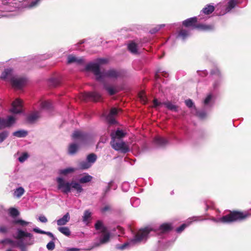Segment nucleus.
<instances>
[{
  "label": "nucleus",
  "mask_w": 251,
  "mask_h": 251,
  "mask_svg": "<svg viewBox=\"0 0 251 251\" xmlns=\"http://www.w3.org/2000/svg\"><path fill=\"white\" fill-rule=\"evenodd\" d=\"M251 216V213L247 211L237 210L230 211L229 214L221 217L219 221L223 223H231L242 221Z\"/></svg>",
  "instance_id": "nucleus-1"
},
{
  "label": "nucleus",
  "mask_w": 251,
  "mask_h": 251,
  "mask_svg": "<svg viewBox=\"0 0 251 251\" xmlns=\"http://www.w3.org/2000/svg\"><path fill=\"white\" fill-rule=\"evenodd\" d=\"M198 18L196 17L188 18L182 22V25L186 27H192V29H197Z\"/></svg>",
  "instance_id": "nucleus-13"
},
{
  "label": "nucleus",
  "mask_w": 251,
  "mask_h": 251,
  "mask_svg": "<svg viewBox=\"0 0 251 251\" xmlns=\"http://www.w3.org/2000/svg\"><path fill=\"white\" fill-rule=\"evenodd\" d=\"M59 232L66 236H69L71 235V231L69 227L67 226H60L57 228Z\"/></svg>",
  "instance_id": "nucleus-24"
},
{
  "label": "nucleus",
  "mask_w": 251,
  "mask_h": 251,
  "mask_svg": "<svg viewBox=\"0 0 251 251\" xmlns=\"http://www.w3.org/2000/svg\"><path fill=\"white\" fill-rule=\"evenodd\" d=\"M164 105H165L168 109L177 112L178 110V106L172 103L170 101H167L163 102Z\"/></svg>",
  "instance_id": "nucleus-23"
},
{
  "label": "nucleus",
  "mask_w": 251,
  "mask_h": 251,
  "mask_svg": "<svg viewBox=\"0 0 251 251\" xmlns=\"http://www.w3.org/2000/svg\"><path fill=\"white\" fill-rule=\"evenodd\" d=\"M75 62L78 64H81L84 63V60L82 58H78L76 57V61Z\"/></svg>",
  "instance_id": "nucleus-63"
},
{
  "label": "nucleus",
  "mask_w": 251,
  "mask_h": 251,
  "mask_svg": "<svg viewBox=\"0 0 251 251\" xmlns=\"http://www.w3.org/2000/svg\"><path fill=\"white\" fill-rule=\"evenodd\" d=\"M27 135V132L24 130H20L15 131L13 133V135L18 137L22 138L25 137Z\"/></svg>",
  "instance_id": "nucleus-26"
},
{
  "label": "nucleus",
  "mask_w": 251,
  "mask_h": 251,
  "mask_svg": "<svg viewBox=\"0 0 251 251\" xmlns=\"http://www.w3.org/2000/svg\"><path fill=\"white\" fill-rule=\"evenodd\" d=\"M152 230V228L148 226L140 228L136 233L134 237L130 240V243L134 244L146 241L148 238L149 233Z\"/></svg>",
  "instance_id": "nucleus-3"
},
{
  "label": "nucleus",
  "mask_w": 251,
  "mask_h": 251,
  "mask_svg": "<svg viewBox=\"0 0 251 251\" xmlns=\"http://www.w3.org/2000/svg\"><path fill=\"white\" fill-rule=\"evenodd\" d=\"M189 35L188 32L184 29H181L178 32V37L184 40Z\"/></svg>",
  "instance_id": "nucleus-35"
},
{
  "label": "nucleus",
  "mask_w": 251,
  "mask_h": 251,
  "mask_svg": "<svg viewBox=\"0 0 251 251\" xmlns=\"http://www.w3.org/2000/svg\"><path fill=\"white\" fill-rule=\"evenodd\" d=\"M41 0H35L34 1H32L29 5L28 7L29 8H32L33 7L36 6L38 3L40 2Z\"/></svg>",
  "instance_id": "nucleus-54"
},
{
  "label": "nucleus",
  "mask_w": 251,
  "mask_h": 251,
  "mask_svg": "<svg viewBox=\"0 0 251 251\" xmlns=\"http://www.w3.org/2000/svg\"><path fill=\"white\" fill-rule=\"evenodd\" d=\"M15 76L13 74V70L11 68H7L2 73L0 78L4 80L8 79L10 81L12 77H14Z\"/></svg>",
  "instance_id": "nucleus-14"
},
{
  "label": "nucleus",
  "mask_w": 251,
  "mask_h": 251,
  "mask_svg": "<svg viewBox=\"0 0 251 251\" xmlns=\"http://www.w3.org/2000/svg\"><path fill=\"white\" fill-rule=\"evenodd\" d=\"M57 183V189L61 190L64 194H68L71 191L72 182L66 181L62 177H57L56 179Z\"/></svg>",
  "instance_id": "nucleus-6"
},
{
  "label": "nucleus",
  "mask_w": 251,
  "mask_h": 251,
  "mask_svg": "<svg viewBox=\"0 0 251 251\" xmlns=\"http://www.w3.org/2000/svg\"><path fill=\"white\" fill-rule=\"evenodd\" d=\"M25 193L24 189L20 187L16 189L14 192V195L18 198L21 197Z\"/></svg>",
  "instance_id": "nucleus-37"
},
{
  "label": "nucleus",
  "mask_w": 251,
  "mask_h": 251,
  "mask_svg": "<svg viewBox=\"0 0 251 251\" xmlns=\"http://www.w3.org/2000/svg\"><path fill=\"white\" fill-rule=\"evenodd\" d=\"M9 213L10 216L15 218L20 215L19 211L15 208L11 207L9 209Z\"/></svg>",
  "instance_id": "nucleus-32"
},
{
  "label": "nucleus",
  "mask_w": 251,
  "mask_h": 251,
  "mask_svg": "<svg viewBox=\"0 0 251 251\" xmlns=\"http://www.w3.org/2000/svg\"><path fill=\"white\" fill-rule=\"evenodd\" d=\"M237 4L236 0H230L228 2V5L226 8L227 12L230 11L232 8H234Z\"/></svg>",
  "instance_id": "nucleus-33"
},
{
  "label": "nucleus",
  "mask_w": 251,
  "mask_h": 251,
  "mask_svg": "<svg viewBox=\"0 0 251 251\" xmlns=\"http://www.w3.org/2000/svg\"><path fill=\"white\" fill-rule=\"evenodd\" d=\"M153 141L156 146L160 147H164L169 143L166 138L161 136L155 137Z\"/></svg>",
  "instance_id": "nucleus-15"
},
{
  "label": "nucleus",
  "mask_w": 251,
  "mask_h": 251,
  "mask_svg": "<svg viewBox=\"0 0 251 251\" xmlns=\"http://www.w3.org/2000/svg\"><path fill=\"white\" fill-rule=\"evenodd\" d=\"M16 246L19 247L21 251H27L26 248L22 241H20L16 243Z\"/></svg>",
  "instance_id": "nucleus-44"
},
{
  "label": "nucleus",
  "mask_w": 251,
  "mask_h": 251,
  "mask_svg": "<svg viewBox=\"0 0 251 251\" xmlns=\"http://www.w3.org/2000/svg\"><path fill=\"white\" fill-rule=\"evenodd\" d=\"M39 220L42 223H47L48 222V219L45 216H39Z\"/></svg>",
  "instance_id": "nucleus-59"
},
{
  "label": "nucleus",
  "mask_w": 251,
  "mask_h": 251,
  "mask_svg": "<svg viewBox=\"0 0 251 251\" xmlns=\"http://www.w3.org/2000/svg\"><path fill=\"white\" fill-rule=\"evenodd\" d=\"M126 72L122 70L110 69L108 70H103L102 71V81L105 78L113 79L123 78L126 76Z\"/></svg>",
  "instance_id": "nucleus-4"
},
{
  "label": "nucleus",
  "mask_w": 251,
  "mask_h": 251,
  "mask_svg": "<svg viewBox=\"0 0 251 251\" xmlns=\"http://www.w3.org/2000/svg\"><path fill=\"white\" fill-rule=\"evenodd\" d=\"M126 134L121 130H117L115 133H111V140L115 139L116 138L121 139L125 136Z\"/></svg>",
  "instance_id": "nucleus-21"
},
{
  "label": "nucleus",
  "mask_w": 251,
  "mask_h": 251,
  "mask_svg": "<svg viewBox=\"0 0 251 251\" xmlns=\"http://www.w3.org/2000/svg\"><path fill=\"white\" fill-rule=\"evenodd\" d=\"M110 145L115 150L120 151L123 153H126L129 151L128 146L123 141L117 142L115 139L111 140Z\"/></svg>",
  "instance_id": "nucleus-7"
},
{
  "label": "nucleus",
  "mask_w": 251,
  "mask_h": 251,
  "mask_svg": "<svg viewBox=\"0 0 251 251\" xmlns=\"http://www.w3.org/2000/svg\"><path fill=\"white\" fill-rule=\"evenodd\" d=\"M10 82L13 87L21 89L25 85L26 80L24 77L15 76L14 77H12Z\"/></svg>",
  "instance_id": "nucleus-9"
},
{
  "label": "nucleus",
  "mask_w": 251,
  "mask_h": 251,
  "mask_svg": "<svg viewBox=\"0 0 251 251\" xmlns=\"http://www.w3.org/2000/svg\"><path fill=\"white\" fill-rule=\"evenodd\" d=\"M101 95L96 92H85L80 95V99L82 100H92L94 101H98L101 99Z\"/></svg>",
  "instance_id": "nucleus-8"
},
{
  "label": "nucleus",
  "mask_w": 251,
  "mask_h": 251,
  "mask_svg": "<svg viewBox=\"0 0 251 251\" xmlns=\"http://www.w3.org/2000/svg\"><path fill=\"white\" fill-rule=\"evenodd\" d=\"M111 207L110 205H106L104 206L103 208L101 209V211L102 213H105L107 211H109L111 210Z\"/></svg>",
  "instance_id": "nucleus-56"
},
{
  "label": "nucleus",
  "mask_w": 251,
  "mask_h": 251,
  "mask_svg": "<svg viewBox=\"0 0 251 251\" xmlns=\"http://www.w3.org/2000/svg\"><path fill=\"white\" fill-rule=\"evenodd\" d=\"M103 88L110 96L114 95L120 91V90L117 87L109 86L105 82L103 83Z\"/></svg>",
  "instance_id": "nucleus-16"
},
{
  "label": "nucleus",
  "mask_w": 251,
  "mask_h": 251,
  "mask_svg": "<svg viewBox=\"0 0 251 251\" xmlns=\"http://www.w3.org/2000/svg\"><path fill=\"white\" fill-rule=\"evenodd\" d=\"M87 71H91L95 75L96 79L102 81V71H100V65L98 63H90L85 67Z\"/></svg>",
  "instance_id": "nucleus-5"
},
{
  "label": "nucleus",
  "mask_w": 251,
  "mask_h": 251,
  "mask_svg": "<svg viewBox=\"0 0 251 251\" xmlns=\"http://www.w3.org/2000/svg\"><path fill=\"white\" fill-rule=\"evenodd\" d=\"M173 226L170 223H163L159 226V230L162 233H167L172 230Z\"/></svg>",
  "instance_id": "nucleus-19"
},
{
  "label": "nucleus",
  "mask_w": 251,
  "mask_h": 251,
  "mask_svg": "<svg viewBox=\"0 0 251 251\" xmlns=\"http://www.w3.org/2000/svg\"><path fill=\"white\" fill-rule=\"evenodd\" d=\"M95 228L96 230L100 229L101 235L100 238V243L95 244L96 247H98L102 244L108 243L110 240V234L108 231L107 228L105 226L101 221L98 220L95 224Z\"/></svg>",
  "instance_id": "nucleus-2"
},
{
  "label": "nucleus",
  "mask_w": 251,
  "mask_h": 251,
  "mask_svg": "<svg viewBox=\"0 0 251 251\" xmlns=\"http://www.w3.org/2000/svg\"><path fill=\"white\" fill-rule=\"evenodd\" d=\"M138 95L142 102H143L144 103H145L147 100V98L145 95L144 92H141L139 93Z\"/></svg>",
  "instance_id": "nucleus-49"
},
{
  "label": "nucleus",
  "mask_w": 251,
  "mask_h": 251,
  "mask_svg": "<svg viewBox=\"0 0 251 251\" xmlns=\"http://www.w3.org/2000/svg\"><path fill=\"white\" fill-rule=\"evenodd\" d=\"M25 237V232L21 229H19L18 230L17 236L15 237V238L17 239H21Z\"/></svg>",
  "instance_id": "nucleus-46"
},
{
  "label": "nucleus",
  "mask_w": 251,
  "mask_h": 251,
  "mask_svg": "<svg viewBox=\"0 0 251 251\" xmlns=\"http://www.w3.org/2000/svg\"><path fill=\"white\" fill-rule=\"evenodd\" d=\"M91 213L88 210H85L83 216V221L86 222L91 218Z\"/></svg>",
  "instance_id": "nucleus-41"
},
{
  "label": "nucleus",
  "mask_w": 251,
  "mask_h": 251,
  "mask_svg": "<svg viewBox=\"0 0 251 251\" xmlns=\"http://www.w3.org/2000/svg\"><path fill=\"white\" fill-rule=\"evenodd\" d=\"M7 232V228L3 226H0V232L5 233Z\"/></svg>",
  "instance_id": "nucleus-62"
},
{
  "label": "nucleus",
  "mask_w": 251,
  "mask_h": 251,
  "mask_svg": "<svg viewBox=\"0 0 251 251\" xmlns=\"http://www.w3.org/2000/svg\"><path fill=\"white\" fill-rule=\"evenodd\" d=\"M15 122V119L13 116H9L7 119L0 118V130L6 127H10Z\"/></svg>",
  "instance_id": "nucleus-12"
},
{
  "label": "nucleus",
  "mask_w": 251,
  "mask_h": 251,
  "mask_svg": "<svg viewBox=\"0 0 251 251\" xmlns=\"http://www.w3.org/2000/svg\"><path fill=\"white\" fill-rule=\"evenodd\" d=\"M212 99V95L211 94L208 95L207 97L204 100V104L206 105L208 104Z\"/></svg>",
  "instance_id": "nucleus-55"
},
{
  "label": "nucleus",
  "mask_w": 251,
  "mask_h": 251,
  "mask_svg": "<svg viewBox=\"0 0 251 251\" xmlns=\"http://www.w3.org/2000/svg\"><path fill=\"white\" fill-rule=\"evenodd\" d=\"M79 166L81 169L85 170L90 168L91 164H90L87 161H84L80 162Z\"/></svg>",
  "instance_id": "nucleus-36"
},
{
  "label": "nucleus",
  "mask_w": 251,
  "mask_h": 251,
  "mask_svg": "<svg viewBox=\"0 0 251 251\" xmlns=\"http://www.w3.org/2000/svg\"><path fill=\"white\" fill-rule=\"evenodd\" d=\"M40 118V113L38 111H35L29 114L27 117V121L32 124Z\"/></svg>",
  "instance_id": "nucleus-18"
},
{
  "label": "nucleus",
  "mask_w": 251,
  "mask_h": 251,
  "mask_svg": "<svg viewBox=\"0 0 251 251\" xmlns=\"http://www.w3.org/2000/svg\"><path fill=\"white\" fill-rule=\"evenodd\" d=\"M72 137L74 139H78L81 143L85 144L87 142L89 136L85 132L77 130L73 133Z\"/></svg>",
  "instance_id": "nucleus-11"
},
{
  "label": "nucleus",
  "mask_w": 251,
  "mask_h": 251,
  "mask_svg": "<svg viewBox=\"0 0 251 251\" xmlns=\"http://www.w3.org/2000/svg\"><path fill=\"white\" fill-rule=\"evenodd\" d=\"M97 158V156L96 154H95L94 153H91L87 155L86 159H87V161L90 164L92 165V164L96 162Z\"/></svg>",
  "instance_id": "nucleus-27"
},
{
  "label": "nucleus",
  "mask_w": 251,
  "mask_h": 251,
  "mask_svg": "<svg viewBox=\"0 0 251 251\" xmlns=\"http://www.w3.org/2000/svg\"><path fill=\"white\" fill-rule=\"evenodd\" d=\"M71 188L75 189L77 193H80L83 191L81 185L78 182L74 181H72Z\"/></svg>",
  "instance_id": "nucleus-25"
},
{
  "label": "nucleus",
  "mask_w": 251,
  "mask_h": 251,
  "mask_svg": "<svg viewBox=\"0 0 251 251\" xmlns=\"http://www.w3.org/2000/svg\"><path fill=\"white\" fill-rule=\"evenodd\" d=\"M76 61V57L72 55H70L68 56L67 63L68 64H71L72 63H74Z\"/></svg>",
  "instance_id": "nucleus-48"
},
{
  "label": "nucleus",
  "mask_w": 251,
  "mask_h": 251,
  "mask_svg": "<svg viewBox=\"0 0 251 251\" xmlns=\"http://www.w3.org/2000/svg\"><path fill=\"white\" fill-rule=\"evenodd\" d=\"M28 156V154L26 152H25L19 157L18 160L20 162H23L27 158Z\"/></svg>",
  "instance_id": "nucleus-51"
},
{
  "label": "nucleus",
  "mask_w": 251,
  "mask_h": 251,
  "mask_svg": "<svg viewBox=\"0 0 251 251\" xmlns=\"http://www.w3.org/2000/svg\"><path fill=\"white\" fill-rule=\"evenodd\" d=\"M185 103L186 105V106L189 108L194 107L195 110H197L196 107L194 105V103L193 102L192 100L191 99L187 100L185 101Z\"/></svg>",
  "instance_id": "nucleus-43"
},
{
  "label": "nucleus",
  "mask_w": 251,
  "mask_h": 251,
  "mask_svg": "<svg viewBox=\"0 0 251 251\" xmlns=\"http://www.w3.org/2000/svg\"><path fill=\"white\" fill-rule=\"evenodd\" d=\"M137 44L134 42H131L129 43L128 45V50L133 53H136L137 52Z\"/></svg>",
  "instance_id": "nucleus-30"
},
{
  "label": "nucleus",
  "mask_w": 251,
  "mask_h": 251,
  "mask_svg": "<svg viewBox=\"0 0 251 251\" xmlns=\"http://www.w3.org/2000/svg\"><path fill=\"white\" fill-rule=\"evenodd\" d=\"M107 120H108V122L111 124H113L115 122V120L113 117V116L108 115L107 117Z\"/></svg>",
  "instance_id": "nucleus-57"
},
{
  "label": "nucleus",
  "mask_w": 251,
  "mask_h": 251,
  "mask_svg": "<svg viewBox=\"0 0 251 251\" xmlns=\"http://www.w3.org/2000/svg\"><path fill=\"white\" fill-rule=\"evenodd\" d=\"M121 109H117L115 107H113L111 109L109 116H113L117 114L119 111H121Z\"/></svg>",
  "instance_id": "nucleus-47"
},
{
  "label": "nucleus",
  "mask_w": 251,
  "mask_h": 251,
  "mask_svg": "<svg viewBox=\"0 0 251 251\" xmlns=\"http://www.w3.org/2000/svg\"><path fill=\"white\" fill-rule=\"evenodd\" d=\"M196 110V115L201 119H203L205 118L206 114L204 111H198L197 109Z\"/></svg>",
  "instance_id": "nucleus-39"
},
{
  "label": "nucleus",
  "mask_w": 251,
  "mask_h": 251,
  "mask_svg": "<svg viewBox=\"0 0 251 251\" xmlns=\"http://www.w3.org/2000/svg\"><path fill=\"white\" fill-rule=\"evenodd\" d=\"M214 10L215 7L213 5L207 4L202 9V12L205 15H209L211 14Z\"/></svg>",
  "instance_id": "nucleus-22"
},
{
  "label": "nucleus",
  "mask_w": 251,
  "mask_h": 251,
  "mask_svg": "<svg viewBox=\"0 0 251 251\" xmlns=\"http://www.w3.org/2000/svg\"><path fill=\"white\" fill-rule=\"evenodd\" d=\"M92 176L89 175H86L85 176L81 177L79 179V182L80 183H85L89 182H90L92 179Z\"/></svg>",
  "instance_id": "nucleus-29"
},
{
  "label": "nucleus",
  "mask_w": 251,
  "mask_h": 251,
  "mask_svg": "<svg viewBox=\"0 0 251 251\" xmlns=\"http://www.w3.org/2000/svg\"><path fill=\"white\" fill-rule=\"evenodd\" d=\"M113 183V180H111V181H110L108 184V186H107L106 188V190H105V192L106 193L107 192H108L109 191H110V190L111 189V188L112 186V184Z\"/></svg>",
  "instance_id": "nucleus-60"
},
{
  "label": "nucleus",
  "mask_w": 251,
  "mask_h": 251,
  "mask_svg": "<svg viewBox=\"0 0 251 251\" xmlns=\"http://www.w3.org/2000/svg\"><path fill=\"white\" fill-rule=\"evenodd\" d=\"M78 150V146L75 144H71L68 148V152L71 154H74Z\"/></svg>",
  "instance_id": "nucleus-28"
},
{
  "label": "nucleus",
  "mask_w": 251,
  "mask_h": 251,
  "mask_svg": "<svg viewBox=\"0 0 251 251\" xmlns=\"http://www.w3.org/2000/svg\"><path fill=\"white\" fill-rule=\"evenodd\" d=\"M41 106L43 109L50 110L52 108V104L49 101H44L41 103Z\"/></svg>",
  "instance_id": "nucleus-34"
},
{
  "label": "nucleus",
  "mask_w": 251,
  "mask_h": 251,
  "mask_svg": "<svg viewBox=\"0 0 251 251\" xmlns=\"http://www.w3.org/2000/svg\"><path fill=\"white\" fill-rule=\"evenodd\" d=\"M196 27L198 30L202 31H210L214 29V26L213 25H206L203 24H197Z\"/></svg>",
  "instance_id": "nucleus-17"
},
{
  "label": "nucleus",
  "mask_w": 251,
  "mask_h": 251,
  "mask_svg": "<svg viewBox=\"0 0 251 251\" xmlns=\"http://www.w3.org/2000/svg\"><path fill=\"white\" fill-rule=\"evenodd\" d=\"M153 106L154 107H156L157 106L161 105H163V102L161 103V102H158L157 100L156 99L153 100Z\"/></svg>",
  "instance_id": "nucleus-58"
},
{
  "label": "nucleus",
  "mask_w": 251,
  "mask_h": 251,
  "mask_svg": "<svg viewBox=\"0 0 251 251\" xmlns=\"http://www.w3.org/2000/svg\"><path fill=\"white\" fill-rule=\"evenodd\" d=\"M163 26H164V25H158L156 26L155 27H154V28H152V29H151L150 31V32L151 34H154V33H156L158 31H159L160 30V29L162 27H163Z\"/></svg>",
  "instance_id": "nucleus-45"
},
{
  "label": "nucleus",
  "mask_w": 251,
  "mask_h": 251,
  "mask_svg": "<svg viewBox=\"0 0 251 251\" xmlns=\"http://www.w3.org/2000/svg\"><path fill=\"white\" fill-rule=\"evenodd\" d=\"M70 219V214L68 212L62 218L57 221V225L59 226L65 225L69 221Z\"/></svg>",
  "instance_id": "nucleus-20"
},
{
  "label": "nucleus",
  "mask_w": 251,
  "mask_h": 251,
  "mask_svg": "<svg viewBox=\"0 0 251 251\" xmlns=\"http://www.w3.org/2000/svg\"><path fill=\"white\" fill-rule=\"evenodd\" d=\"M187 226V225L186 224H183L176 229V231L178 233H180Z\"/></svg>",
  "instance_id": "nucleus-53"
},
{
  "label": "nucleus",
  "mask_w": 251,
  "mask_h": 251,
  "mask_svg": "<svg viewBox=\"0 0 251 251\" xmlns=\"http://www.w3.org/2000/svg\"><path fill=\"white\" fill-rule=\"evenodd\" d=\"M45 234H46V235L49 236L52 239V240H55V239L53 234L50 232H45Z\"/></svg>",
  "instance_id": "nucleus-64"
},
{
  "label": "nucleus",
  "mask_w": 251,
  "mask_h": 251,
  "mask_svg": "<svg viewBox=\"0 0 251 251\" xmlns=\"http://www.w3.org/2000/svg\"><path fill=\"white\" fill-rule=\"evenodd\" d=\"M33 230L36 233L43 234H45V232H46L45 231L42 230L40 229L36 228H33Z\"/></svg>",
  "instance_id": "nucleus-61"
},
{
  "label": "nucleus",
  "mask_w": 251,
  "mask_h": 251,
  "mask_svg": "<svg viewBox=\"0 0 251 251\" xmlns=\"http://www.w3.org/2000/svg\"><path fill=\"white\" fill-rule=\"evenodd\" d=\"M12 223L15 225H20L22 226H27L28 224V223L22 220V219H18L12 221Z\"/></svg>",
  "instance_id": "nucleus-38"
},
{
  "label": "nucleus",
  "mask_w": 251,
  "mask_h": 251,
  "mask_svg": "<svg viewBox=\"0 0 251 251\" xmlns=\"http://www.w3.org/2000/svg\"><path fill=\"white\" fill-rule=\"evenodd\" d=\"M75 169L73 168H68L65 169L60 170L59 171V173L60 175L66 176L68 174L74 172Z\"/></svg>",
  "instance_id": "nucleus-31"
},
{
  "label": "nucleus",
  "mask_w": 251,
  "mask_h": 251,
  "mask_svg": "<svg viewBox=\"0 0 251 251\" xmlns=\"http://www.w3.org/2000/svg\"><path fill=\"white\" fill-rule=\"evenodd\" d=\"M9 133L7 131H3L0 133V143H2L8 136Z\"/></svg>",
  "instance_id": "nucleus-40"
},
{
  "label": "nucleus",
  "mask_w": 251,
  "mask_h": 251,
  "mask_svg": "<svg viewBox=\"0 0 251 251\" xmlns=\"http://www.w3.org/2000/svg\"><path fill=\"white\" fill-rule=\"evenodd\" d=\"M210 74L211 75H220V70L219 69L217 68V67H215L214 68H213V69H212L210 71Z\"/></svg>",
  "instance_id": "nucleus-50"
},
{
  "label": "nucleus",
  "mask_w": 251,
  "mask_h": 251,
  "mask_svg": "<svg viewBox=\"0 0 251 251\" xmlns=\"http://www.w3.org/2000/svg\"><path fill=\"white\" fill-rule=\"evenodd\" d=\"M47 248L50 251H52L55 248V244L53 241L50 242L47 245Z\"/></svg>",
  "instance_id": "nucleus-52"
},
{
  "label": "nucleus",
  "mask_w": 251,
  "mask_h": 251,
  "mask_svg": "<svg viewBox=\"0 0 251 251\" xmlns=\"http://www.w3.org/2000/svg\"><path fill=\"white\" fill-rule=\"evenodd\" d=\"M22 100L20 99H16L12 103V108L10 112L14 114H19L22 112Z\"/></svg>",
  "instance_id": "nucleus-10"
},
{
  "label": "nucleus",
  "mask_w": 251,
  "mask_h": 251,
  "mask_svg": "<svg viewBox=\"0 0 251 251\" xmlns=\"http://www.w3.org/2000/svg\"><path fill=\"white\" fill-rule=\"evenodd\" d=\"M0 243L2 244H9L13 246H16V243L15 242H14L13 240L6 238L4 240H2L0 241Z\"/></svg>",
  "instance_id": "nucleus-42"
}]
</instances>
